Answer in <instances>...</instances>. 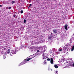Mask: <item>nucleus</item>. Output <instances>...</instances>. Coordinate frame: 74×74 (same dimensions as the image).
Wrapping results in <instances>:
<instances>
[{
    "instance_id": "nucleus-5",
    "label": "nucleus",
    "mask_w": 74,
    "mask_h": 74,
    "mask_svg": "<svg viewBox=\"0 0 74 74\" xmlns=\"http://www.w3.org/2000/svg\"><path fill=\"white\" fill-rule=\"evenodd\" d=\"M48 38L49 40H51V39H52V36H49L48 37Z\"/></svg>"
},
{
    "instance_id": "nucleus-8",
    "label": "nucleus",
    "mask_w": 74,
    "mask_h": 74,
    "mask_svg": "<svg viewBox=\"0 0 74 74\" xmlns=\"http://www.w3.org/2000/svg\"><path fill=\"white\" fill-rule=\"evenodd\" d=\"M63 49L64 51H67V47H64L63 48Z\"/></svg>"
},
{
    "instance_id": "nucleus-18",
    "label": "nucleus",
    "mask_w": 74,
    "mask_h": 74,
    "mask_svg": "<svg viewBox=\"0 0 74 74\" xmlns=\"http://www.w3.org/2000/svg\"><path fill=\"white\" fill-rule=\"evenodd\" d=\"M12 4H14V3H15V1H12Z\"/></svg>"
},
{
    "instance_id": "nucleus-31",
    "label": "nucleus",
    "mask_w": 74,
    "mask_h": 74,
    "mask_svg": "<svg viewBox=\"0 0 74 74\" xmlns=\"http://www.w3.org/2000/svg\"><path fill=\"white\" fill-rule=\"evenodd\" d=\"M18 19H19V18H18Z\"/></svg>"
},
{
    "instance_id": "nucleus-7",
    "label": "nucleus",
    "mask_w": 74,
    "mask_h": 74,
    "mask_svg": "<svg viewBox=\"0 0 74 74\" xmlns=\"http://www.w3.org/2000/svg\"><path fill=\"white\" fill-rule=\"evenodd\" d=\"M16 51H12V53L14 54H15V53H16Z\"/></svg>"
},
{
    "instance_id": "nucleus-22",
    "label": "nucleus",
    "mask_w": 74,
    "mask_h": 74,
    "mask_svg": "<svg viewBox=\"0 0 74 74\" xmlns=\"http://www.w3.org/2000/svg\"><path fill=\"white\" fill-rule=\"evenodd\" d=\"M11 8V7H9L8 9L9 10H10Z\"/></svg>"
},
{
    "instance_id": "nucleus-3",
    "label": "nucleus",
    "mask_w": 74,
    "mask_h": 74,
    "mask_svg": "<svg viewBox=\"0 0 74 74\" xmlns=\"http://www.w3.org/2000/svg\"><path fill=\"white\" fill-rule=\"evenodd\" d=\"M53 58H51L50 62L51 64H53Z\"/></svg>"
},
{
    "instance_id": "nucleus-23",
    "label": "nucleus",
    "mask_w": 74,
    "mask_h": 74,
    "mask_svg": "<svg viewBox=\"0 0 74 74\" xmlns=\"http://www.w3.org/2000/svg\"><path fill=\"white\" fill-rule=\"evenodd\" d=\"M16 16V15L14 14V15H13V16H14V17H15Z\"/></svg>"
},
{
    "instance_id": "nucleus-25",
    "label": "nucleus",
    "mask_w": 74,
    "mask_h": 74,
    "mask_svg": "<svg viewBox=\"0 0 74 74\" xmlns=\"http://www.w3.org/2000/svg\"><path fill=\"white\" fill-rule=\"evenodd\" d=\"M40 51H39V50H37V52H39Z\"/></svg>"
},
{
    "instance_id": "nucleus-15",
    "label": "nucleus",
    "mask_w": 74,
    "mask_h": 74,
    "mask_svg": "<svg viewBox=\"0 0 74 74\" xmlns=\"http://www.w3.org/2000/svg\"><path fill=\"white\" fill-rule=\"evenodd\" d=\"M58 51H62V49H58Z\"/></svg>"
},
{
    "instance_id": "nucleus-11",
    "label": "nucleus",
    "mask_w": 74,
    "mask_h": 74,
    "mask_svg": "<svg viewBox=\"0 0 74 74\" xmlns=\"http://www.w3.org/2000/svg\"><path fill=\"white\" fill-rule=\"evenodd\" d=\"M68 64H69V65H68V67H69V66H71V64H72V63H68Z\"/></svg>"
},
{
    "instance_id": "nucleus-16",
    "label": "nucleus",
    "mask_w": 74,
    "mask_h": 74,
    "mask_svg": "<svg viewBox=\"0 0 74 74\" xmlns=\"http://www.w3.org/2000/svg\"><path fill=\"white\" fill-rule=\"evenodd\" d=\"M31 6H32V4H30L29 6L28 7V9H29V8H30Z\"/></svg>"
},
{
    "instance_id": "nucleus-27",
    "label": "nucleus",
    "mask_w": 74,
    "mask_h": 74,
    "mask_svg": "<svg viewBox=\"0 0 74 74\" xmlns=\"http://www.w3.org/2000/svg\"><path fill=\"white\" fill-rule=\"evenodd\" d=\"M43 59H45V57H44L43 58Z\"/></svg>"
},
{
    "instance_id": "nucleus-19",
    "label": "nucleus",
    "mask_w": 74,
    "mask_h": 74,
    "mask_svg": "<svg viewBox=\"0 0 74 74\" xmlns=\"http://www.w3.org/2000/svg\"><path fill=\"white\" fill-rule=\"evenodd\" d=\"M23 10H21V14H22V13H23Z\"/></svg>"
},
{
    "instance_id": "nucleus-26",
    "label": "nucleus",
    "mask_w": 74,
    "mask_h": 74,
    "mask_svg": "<svg viewBox=\"0 0 74 74\" xmlns=\"http://www.w3.org/2000/svg\"><path fill=\"white\" fill-rule=\"evenodd\" d=\"M0 7H2V5H1L0 4Z\"/></svg>"
},
{
    "instance_id": "nucleus-24",
    "label": "nucleus",
    "mask_w": 74,
    "mask_h": 74,
    "mask_svg": "<svg viewBox=\"0 0 74 74\" xmlns=\"http://www.w3.org/2000/svg\"><path fill=\"white\" fill-rule=\"evenodd\" d=\"M52 34H53V33H52V32H51V36H52Z\"/></svg>"
},
{
    "instance_id": "nucleus-2",
    "label": "nucleus",
    "mask_w": 74,
    "mask_h": 74,
    "mask_svg": "<svg viewBox=\"0 0 74 74\" xmlns=\"http://www.w3.org/2000/svg\"><path fill=\"white\" fill-rule=\"evenodd\" d=\"M53 32L54 34H55V33H58V31H57V29H54L53 30Z\"/></svg>"
},
{
    "instance_id": "nucleus-30",
    "label": "nucleus",
    "mask_w": 74,
    "mask_h": 74,
    "mask_svg": "<svg viewBox=\"0 0 74 74\" xmlns=\"http://www.w3.org/2000/svg\"><path fill=\"white\" fill-rule=\"evenodd\" d=\"M51 71H52V69H51Z\"/></svg>"
},
{
    "instance_id": "nucleus-12",
    "label": "nucleus",
    "mask_w": 74,
    "mask_h": 74,
    "mask_svg": "<svg viewBox=\"0 0 74 74\" xmlns=\"http://www.w3.org/2000/svg\"><path fill=\"white\" fill-rule=\"evenodd\" d=\"M44 64H47V62L46 61V60H45L44 62Z\"/></svg>"
},
{
    "instance_id": "nucleus-10",
    "label": "nucleus",
    "mask_w": 74,
    "mask_h": 74,
    "mask_svg": "<svg viewBox=\"0 0 74 74\" xmlns=\"http://www.w3.org/2000/svg\"><path fill=\"white\" fill-rule=\"evenodd\" d=\"M10 49H8V52H7V53L8 54H9V53H10Z\"/></svg>"
},
{
    "instance_id": "nucleus-17",
    "label": "nucleus",
    "mask_w": 74,
    "mask_h": 74,
    "mask_svg": "<svg viewBox=\"0 0 74 74\" xmlns=\"http://www.w3.org/2000/svg\"><path fill=\"white\" fill-rule=\"evenodd\" d=\"M26 21V19H24V23H25Z\"/></svg>"
},
{
    "instance_id": "nucleus-20",
    "label": "nucleus",
    "mask_w": 74,
    "mask_h": 74,
    "mask_svg": "<svg viewBox=\"0 0 74 74\" xmlns=\"http://www.w3.org/2000/svg\"><path fill=\"white\" fill-rule=\"evenodd\" d=\"M55 73H56V74H58V71H56Z\"/></svg>"
},
{
    "instance_id": "nucleus-6",
    "label": "nucleus",
    "mask_w": 74,
    "mask_h": 74,
    "mask_svg": "<svg viewBox=\"0 0 74 74\" xmlns=\"http://www.w3.org/2000/svg\"><path fill=\"white\" fill-rule=\"evenodd\" d=\"M74 50V44L73 45V46L72 47V49H71V51H73Z\"/></svg>"
},
{
    "instance_id": "nucleus-29",
    "label": "nucleus",
    "mask_w": 74,
    "mask_h": 74,
    "mask_svg": "<svg viewBox=\"0 0 74 74\" xmlns=\"http://www.w3.org/2000/svg\"><path fill=\"white\" fill-rule=\"evenodd\" d=\"M66 63H68V62H66Z\"/></svg>"
},
{
    "instance_id": "nucleus-21",
    "label": "nucleus",
    "mask_w": 74,
    "mask_h": 74,
    "mask_svg": "<svg viewBox=\"0 0 74 74\" xmlns=\"http://www.w3.org/2000/svg\"><path fill=\"white\" fill-rule=\"evenodd\" d=\"M44 52H45V51H41V52H42V53H43Z\"/></svg>"
},
{
    "instance_id": "nucleus-13",
    "label": "nucleus",
    "mask_w": 74,
    "mask_h": 74,
    "mask_svg": "<svg viewBox=\"0 0 74 74\" xmlns=\"http://www.w3.org/2000/svg\"><path fill=\"white\" fill-rule=\"evenodd\" d=\"M10 56H13V55H14L12 53V52L10 53Z\"/></svg>"
},
{
    "instance_id": "nucleus-28",
    "label": "nucleus",
    "mask_w": 74,
    "mask_h": 74,
    "mask_svg": "<svg viewBox=\"0 0 74 74\" xmlns=\"http://www.w3.org/2000/svg\"><path fill=\"white\" fill-rule=\"evenodd\" d=\"M51 53H52V51H51Z\"/></svg>"
},
{
    "instance_id": "nucleus-1",
    "label": "nucleus",
    "mask_w": 74,
    "mask_h": 74,
    "mask_svg": "<svg viewBox=\"0 0 74 74\" xmlns=\"http://www.w3.org/2000/svg\"><path fill=\"white\" fill-rule=\"evenodd\" d=\"M68 26V25L67 24H65L64 26V28L66 30H68L67 27Z\"/></svg>"
},
{
    "instance_id": "nucleus-4",
    "label": "nucleus",
    "mask_w": 74,
    "mask_h": 74,
    "mask_svg": "<svg viewBox=\"0 0 74 74\" xmlns=\"http://www.w3.org/2000/svg\"><path fill=\"white\" fill-rule=\"evenodd\" d=\"M31 59H32V58H27L26 60H24V62H26V61H29V60H31Z\"/></svg>"
},
{
    "instance_id": "nucleus-9",
    "label": "nucleus",
    "mask_w": 74,
    "mask_h": 74,
    "mask_svg": "<svg viewBox=\"0 0 74 74\" xmlns=\"http://www.w3.org/2000/svg\"><path fill=\"white\" fill-rule=\"evenodd\" d=\"M54 67L56 69H58V66L56 65H54Z\"/></svg>"
},
{
    "instance_id": "nucleus-14",
    "label": "nucleus",
    "mask_w": 74,
    "mask_h": 74,
    "mask_svg": "<svg viewBox=\"0 0 74 74\" xmlns=\"http://www.w3.org/2000/svg\"><path fill=\"white\" fill-rule=\"evenodd\" d=\"M47 61H50V60H51V59L49 58H47Z\"/></svg>"
}]
</instances>
